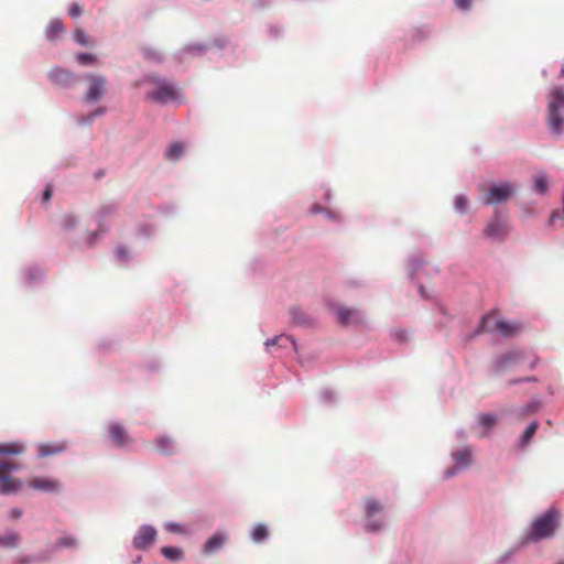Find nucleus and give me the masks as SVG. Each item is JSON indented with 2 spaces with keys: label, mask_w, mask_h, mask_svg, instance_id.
Wrapping results in <instances>:
<instances>
[{
  "label": "nucleus",
  "mask_w": 564,
  "mask_h": 564,
  "mask_svg": "<svg viewBox=\"0 0 564 564\" xmlns=\"http://www.w3.org/2000/svg\"><path fill=\"white\" fill-rule=\"evenodd\" d=\"M561 518L562 516L560 510L556 507L551 506L531 520L521 538L528 544L551 540L560 530Z\"/></svg>",
  "instance_id": "1"
},
{
  "label": "nucleus",
  "mask_w": 564,
  "mask_h": 564,
  "mask_svg": "<svg viewBox=\"0 0 564 564\" xmlns=\"http://www.w3.org/2000/svg\"><path fill=\"white\" fill-rule=\"evenodd\" d=\"M143 80L148 84L154 85V89L148 91L145 97L161 106L169 102H180V94L176 84L167 82L165 78L156 74H145Z\"/></svg>",
  "instance_id": "2"
},
{
  "label": "nucleus",
  "mask_w": 564,
  "mask_h": 564,
  "mask_svg": "<svg viewBox=\"0 0 564 564\" xmlns=\"http://www.w3.org/2000/svg\"><path fill=\"white\" fill-rule=\"evenodd\" d=\"M362 529L368 534H380L388 528L386 507L375 498L365 501Z\"/></svg>",
  "instance_id": "3"
},
{
  "label": "nucleus",
  "mask_w": 564,
  "mask_h": 564,
  "mask_svg": "<svg viewBox=\"0 0 564 564\" xmlns=\"http://www.w3.org/2000/svg\"><path fill=\"white\" fill-rule=\"evenodd\" d=\"M511 229L509 213L501 208H495L492 216L482 229V236L491 242L503 243L509 238Z\"/></svg>",
  "instance_id": "4"
},
{
  "label": "nucleus",
  "mask_w": 564,
  "mask_h": 564,
  "mask_svg": "<svg viewBox=\"0 0 564 564\" xmlns=\"http://www.w3.org/2000/svg\"><path fill=\"white\" fill-rule=\"evenodd\" d=\"M105 436L108 443L118 451H131L135 445V440L119 421H109L105 423Z\"/></svg>",
  "instance_id": "5"
},
{
  "label": "nucleus",
  "mask_w": 564,
  "mask_h": 564,
  "mask_svg": "<svg viewBox=\"0 0 564 564\" xmlns=\"http://www.w3.org/2000/svg\"><path fill=\"white\" fill-rule=\"evenodd\" d=\"M47 80L57 89L75 90L83 80V74L55 65L46 74Z\"/></svg>",
  "instance_id": "6"
},
{
  "label": "nucleus",
  "mask_w": 564,
  "mask_h": 564,
  "mask_svg": "<svg viewBox=\"0 0 564 564\" xmlns=\"http://www.w3.org/2000/svg\"><path fill=\"white\" fill-rule=\"evenodd\" d=\"M83 80L88 84L87 90L84 95V102L87 105H95L101 100L106 90L108 80L105 75L87 72L83 73Z\"/></svg>",
  "instance_id": "7"
},
{
  "label": "nucleus",
  "mask_w": 564,
  "mask_h": 564,
  "mask_svg": "<svg viewBox=\"0 0 564 564\" xmlns=\"http://www.w3.org/2000/svg\"><path fill=\"white\" fill-rule=\"evenodd\" d=\"M516 192L517 189L514 184L509 181L491 182L488 185L482 204L492 206L500 205L508 202Z\"/></svg>",
  "instance_id": "8"
},
{
  "label": "nucleus",
  "mask_w": 564,
  "mask_h": 564,
  "mask_svg": "<svg viewBox=\"0 0 564 564\" xmlns=\"http://www.w3.org/2000/svg\"><path fill=\"white\" fill-rule=\"evenodd\" d=\"M158 534L153 524H141L132 538L131 545L137 551H149L156 542Z\"/></svg>",
  "instance_id": "9"
},
{
  "label": "nucleus",
  "mask_w": 564,
  "mask_h": 564,
  "mask_svg": "<svg viewBox=\"0 0 564 564\" xmlns=\"http://www.w3.org/2000/svg\"><path fill=\"white\" fill-rule=\"evenodd\" d=\"M451 456L454 460V465L444 471L445 479L453 478L459 471L468 469L471 465L473 452L469 446H464L458 451H453Z\"/></svg>",
  "instance_id": "10"
},
{
  "label": "nucleus",
  "mask_w": 564,
  "mask_h": 564,
  "mask_svg": "<svg viewBox=\"0 0 564 564\" xmlns=\"http://www.w3.org/2000/svg\"><path fill=\"white\" fill-rule=\"evenodd\" d=\"M327 308L336 315L340 326H348L350 323H360V312L354 307H346L339 303L327 301Z\"/></svg>",
  "instance_id": "11"
},
{
  "label": "nucleus",
  "mask_w": 564,
  "mask_h": 564,
  "mask_svg": "<svg viewBox=\"0 0 564 564\" xmlns=\"http://www.w3.org/2000/svg\"><path fill=\"white\" fill-rule=\"evenodd\" d=\"M264 349L271 356H274L276 350H291L292 352H297L299 345L294 336L292 335H276L268 338L264 341Z\"/></svg>",
  "instance_id": "12"
},
{
  "label": "nucleus",
  "mask_w": 564,
  "mask_h": 564,
  "mask_svg": "<svg viewBox=\"0 0 564 564\" xmlns=\"http://www.w3.org/2000/svg\"><path fill=\"white\" fill-rule=\"evenodd\" d=\"M546 124L553 137H562L564 134V115L557 109V102H547Z\"/></svg>",
  "instance_id": "13"
},
{
  "label": "nucleus",
  "mask_w": 564,
  "mask_h": 564,
  "mask_svg": "<svg viewBox=\"0 0 564 564\" xmlns=\"http://www.w3.org/2000/svg\"><path fill=\"white\" fill-rule=\"evenodd\" d=\"M2 467H6L4 460L0 459V496L17 495L25 486V481L4 473Z\"/></svg>",
  "instance_id": "14"
},
{
  "label": "nucleus",
  "mask_w": 564,
  "mask_h": 564,
  "mask_svg": "<svg viewBox=\"0 0 564 564\" xmlns=\"http://www.w3.org/2000/svg\"><path fill=\"white\" fill-rule=\"evenodd\" d=\"M523 358V351L518 349L508 350L495 358L492 362V371L501 372L513 365H518Z\"/></svg>",
  "instance_id": "15"
},
{
  "label": "nucleus",
  "mask_w": 564,
  "mask_h": 564,
  "mask_svg": "<svg viewBox=\"0 0 564 564\" xmlns=\"http://www.w3.org/2000/svg\"><path fill=\"white\" fill-rule=\"evenodd\" d=\"M289 313L291 322L297 327L315 328L318 325V318L303 311L301 306H291Z\"/></svg>",
  "instance_id": "16"
},
{
  "label": "nucleus",
  "mask_w": 564,
  "mask_h": 564,
  "mask_svg": "<svg viewBox=\"0 0 564 564\" xmlns=\"http://www.w3.org/2000/svg\"><path fill=\"white\" fill-rule=\"evenodd\" d=\"M117 212L118 205L116 203H109L101 206L95 216L97 229L108 234L111 227V218L117 214Z\"/></svg>",
  "instance_id": "17"
},
{
  "label": "nucleus",
  "mask_w": 564,
  "mask_h": 564,
  "mask_svg": "<svg viewBox=\"0 0 564 564\" xmlns=\"http://www.w3.org/2000/svg\"><path fill=\"white\" fill-rule=\"evenodd\" d=\"M210 48V45L207 43L202 42H193L185 44L180 51H177L173 55V59L177 64H183L185 59V55H192V56H204L208 50Z\"/></svg>",
  "instance_id": "18"
},
{
  "label": "nucleus",
  "mask_w": 564,
  "mask_h": 564,
  "mask_svg": "<svg viewBox=\"0 0 564 564\" xmlns=\"http://www.w3.org/2000/svg\"><path fill=\"white\" fill-rule=\"evenodd\" d=\"M46 278V272L40 265L33 263L24 269L23 284L26 288H36L43 284Z\"/></svg>",
  "instance_id": "19"
},
{
  "label": "nucleus",
  "mask_w": 564,
  "mask_h": 564,
  "mask_svg": "<svg viewBox=\"0 0 564 564\" xmlns=\"http://www.w3.org/2000/svg\"><path fill=\"white\" fill-rule=\"evenodd\" d=\"M28 486L34 490L46 494H57L62 489L61 482L50 477H36L31 480Z\"/></svg>",
  "instance_id": "20"
},
{
  "label": "nucleus",
  "mask_w": 564,
  "mask_h": 564,
  "mask_svg": "<svg viewBox=\"0 0 564 564\" xmlns=\"http://www.w3.org/2000/svg\"><path fill=\"white\" fill-rule=\"evenodd\" d=\"M228 540V534L224 531L214 532L203 544L202 553L205 555H210L223 549L225 543Z\"/></svg>",
  "instance_id": "21"
},
{
  "label": "nucleus",
  "mask_w": 564,
  "mask_h": 564,
  "mask_svg": "<svg viewBox=\"0 0 564 564\" xmlns=\"http://www.w3.org/2000/svg\"><path fill=\"white\" fill-rule=\"evenodd\" d=\"M68 443L66 440L52 443H40L36 445V457L46 458L50 456L58 455L67 451Z\"/></svg>",
  "instance_id": "22"
},
{
  "label": "nucleus",
  "mask_w": 564,
  "mask_h": 564,
  "mask_svg": "<svg viewBox=\"0 0 564 564\" xmlns=\"http://www.w3.org/2000/svg\"><path fill=\"white\" fill-rule=\"evenodd\" d=\"M106 235L107 232L99 231V229L96 228L95 230L89 231L84 239L69 241V246L70 248L78 250L94 249Z\"/></svg>",
  "instance_id": "23"
},
{
  "label": "nucleus",
  "mask_w": 564,
  "mask_h": 564,
  "mask_svg": "<svg viewBox=\"0 0 564 564\" xmlns=\"http://www.w3.org/2000/svg\"><path fill=\"white\" fill-rule=\"evenodd\" d=\"M154 446L156 452L162 456H172L177 453L176 442L171 435H158L154 438Z\"/></svg>",
  "instance_id": "24"
},
{
  "label": "nucleus",
  "mask_w": 564,
  "mask_h": 564,
  "mask_svg": "<svg viewBox=\"0 0 564 564\" xmlns=\"http://www.w3.org/2000/svg\"><path fill=\"white\" fill-rule=\"evenodd\" d=\"M540 423L534 420L528 424V426L523 430L520 437L517 441L516 447L520 451L525 449L532 442L539 430Z\"/></svg>",
  "instance_id": "25"
},
{
  "label": "nucleus",
  "mask_w": 564,
  "mask_h": 564,
  "mask_svg": "<svg viewBox=\"0 0 564 564\" xmlns=\"http://www.w3.org/2000/svg\"><path fill=\"white\" fill-rule=\"evenodd\" d=\"M542 406V399L540 395H534L531 401L524 405L518 406L512 410V413L521 419L531 414L536 413Z\"/></svg>",
  "instance_id": "26"
},
{
  "label": "nucleus",
  "mask_w": 564,
  "mask_h": 564,
  "mask_svg": "<svg viewBox=\"0 0 564 564\" xmlns=\"http://www.w3.org/2000/svg\"><path fill=\"white\" fill-rule=\"evenodd\" d=\"M47 560H50V552L43 550L37 554H19L13 558L12 564H39Z\"/></svg>",
  "instance_id": "27"
},
{
  "label": "nucleus",
  "mask_w": 564,
  "mask_h": 564,
  "mask_svg": "<svg viewBox=\"0 0 564 564\" xmlns=\"http://www.w3.org/2000/svg\"><path fill=\"white\" fill-rule=\"evenodd\" d=\"M527 545L528 543L522 538H520V540L516 544L510 546L501 556H499L495 561V564H509L514 560L516 555Z\"/></svg>",
  "instance_id": "28"
},
{
  "label": "nucleus",
  "mask_w": 564,
  "mask_h": 564,
  "mask_svg": "<svg viewBox=\"0 0 564 564\" xmlns=\"http://www.w3.org/2000/svg\"><path fill=\"white\" fill-rule=\"evenodd\" d=\"M65 32L64 23L61 19H53L45 29V39L48 42L56 41Z\"/></svg>",
  "instance_id": "29"
},
{
  "label": "nucleus",
  "mask_w": 564,
  "mask_h": 564,
  "mask_svg": "<svg viewBox=\"0 0 564 564\" xmlns=\"http://www.w3.org/2000/svg\"><path fill=\"white\" fill-rule=\"evenodd\" d=\"M477 424L484 429V435H487L498 424V415L492 412L479 413Z\"/></svg>",
  "instance_id": "30"
},
{
  "label": "nucleus",
  "mask_w": 564,
  "mask_h": 564,
  "mask_svg": "<svg viewBox=\"0 0 564 564\" xmlns=\"http://www.w3.org/2000/svg\"><path fill=\"white\" fill-rule=\"evenodd\" d=\"M21 543V534L14 530H8L0 534V547L17 549Z\"/></svg>",
  "instance_id": "31"
},
{
  "label": "nucleus",
  "mask_w": 564,
  "mask_h": 564,
  "mask_svg": "<svg viewBox=\"0 0 564 564\" xmlns=\"http://www.w3.org/2000/svg\"><path fill=\"white\" fill-rule=\"evenodd\" d=\"M25 452V445L22 442L0 443V456H18Z\"/></svg>",
  "instance_id": "32"
},
{
  "label": "nucleus",
  "mask_w": 564,
  "mask_h": 564,
  "mask_svg": "<svg viewBox=\"0 0 564 564\" xmlns=\"http://www.w3.org/2000/svg\"><path fill=\"white\" fill-rule=\"evenodd\" d=\"M78 544V540L74 535H62L57 539L55 545L46 550L50 552L51 556L53 552H56L62 549H77Z\"/></svg>",
  "instance_id": "33"
},
{
  "label": "nucleus",
  "mask_w": 564,
  "mask_h": 564,
  "mask_svg": "<svg viewBox=\"0 0 564 564\" xmlns=\"http://www.w3.org/2000/svg\"><path fill=\"white\" fill-rule=\"evenodd\" d=\"M425 264L421 254L414 253L408 258V278L414 282L417 271Z\"/></svg>",
  "instance_id": "34"
},
{
  "label": "nucleus",
  "mask_w": 564,
  "mask_h": 564,
  "mask_svg": "<svg viewBox=\"0 0 564 564\" xmlns=\"http://www.w3.org/2000/svg\"><path fill=\"white\" fill-rule=\"evenodd\" d=\"M160 554L170 562H180L184 560V551L174 545H164L160 549Z\"/></svg>",
  "instance_id": "35"
},
{
  "label": "nucleus",
  "mask_w": 564,
  "mask_h": 564,
  "mask_svg": "<svg viewBox=\"0 0 564 564\" xmlns=\"http://www.w3.org/2000/svg\"><path fill=\"white\" fill-rule=\"evenodd\" d=\"M518 328L517 324L506 319H496L495 322V330L506 338L512 337L517 333Z\"/></svg>",
  "instance_id": "36"
},
{
  "label": "nucleus",
  "mask_w": 564,
  "mask_h": 564,
  "mask_svg": "<svg viewBox=\"0 0 564 564\" xmlns=\"http://www.w3.org/2000/svg\"><path fill=\"white\" fill-rule=\"evenodd\" d=\"M115 261L121 267H129L133 260L132 252L124 246H118L115 249Z\"/></svg>",
  "instance_id": "37"
},
{
  "label": "nucleus",
  "mask_w": 564,
  "mask_h": 564,
  "mask_svg": "<svg viewBox=\"0 0 564 564\" xmlns=\"http://www.w3.org/2000/svg\"><path fill=\"white\" fill-rule=\"evenodd\" d=\"M269 528L264 523L256 524L250 531V539L253 543L260 544L263 543L269 538Z\"/></svg>",
  "instance_id": "38"
},
{
  "label": "nucleus",
  "mask_w": 564,
  "mask_h": 564,
  "mask_svg": "<svg viewBox=\"0 0 564 564\" xmlns=\"http://www.w3.org/2000/svg\"><path fill=\"white\" fill-rule=\"evenodd\" d=\"M433 312L438 313L443 317V319L437 323L441 329L446 327L447 323L453 319L446 306L438 299L433 300Z\"/></svg>",
  "instance_id": "39"
},
{
  "label": "nucleus",
  "mask_w": 564,
  "mask_h": 564,
  "mask_svg": "<svg viewBox=\"0 0 564 564\" xmlns=\"http://www.w3.org/2000/svg\"><path fill=\"white\" fill-rule=\"evenodd\" d=\"M184 150L185 148L182 142H173L166 148L164 158L170 161H178L184 154Z\"/></svg>",
  "instance_id": "40"
},
{
  "label": "nucleus",
  "mask_w": 564,
  "mask_h": 564,
  "mask_svg": "<svg viewBox=\"0 0 564 564\" xmlns=\"http://www.w3.org/2000/svg\"><path fill=\"white\" fill-rule=\"evenodd\" d=\"M142 55L147 61L156 65H161L165 61L163 53L152 46H144L142 48Z\"/></svg>",
  "instance_id": "41"
},
{
  "label": "nucleus",
  "mask_w": 564,
  "mask_h": 564,
  "mask_svg": "<svg viewBox=\"0 0 564 564\" xmlns=\"http://www.w3.org/2000/svg\"><path fill=\"white\" fill-rule=\"evenodd\" d=\"M75 61L80 66H96L99 62L97 55L89 52H78L75 54Z\"/></svg>",
  "instance_id": "42"
},
{
  "label": "nucleus",
  "mask_w": 564,
  "mask_h": 564,
  "mask_svg": "<svg viewBox=\"0 0 564 564\" xmlns=\"http://www.w3.org/2000/svg\"><path fill=\"white\" fill-rule=\"evenodd\" d=\"M532 189L538 195L546 194L549 189L547 176L544 173H540L534 176Z\"/></svg>",
  "instance_id": "43"
},
{
  "label": "nucleus",
  "mask_w": 564,
  "mask_h": 564,
  "mask_svg": "<svg viewBox=\"0 0 564 564\" xmlns=\"http://www.w3.org/2000/svg\"><path fill=\"white\" fill-rule=\"evenodd\" d=\"M495 322L490 315H484L480 321L478 322V325L476 326V334H485V333H494L495 330Z\"/></svg>",
  "instance_id": "44"
},
{
  "label": "nucleus",
  "mask_w": 564,
  "mask_h": 564,
  "mask_svg": "<svg viewBox=\"0 0 564 564\" xmlns=\"http://www.w3.org/2000/svg\"><path fill=\"white\" fill-rule=\"evenodd\" d=\"M164 529L169 533L172 534H180V535H189L191 530L186 524L175 522V521H167L164 523Z\"/></svg>",
  "instance_id": "45"
},
{
  "label": "nucleus",
  "mask_w": 564,
  "mask_h": 564,
  "mask_svg": "<svg viewBox=\"0 0 564 564\" xmlns=\"http://www.w3.org/2000/svg\"><path fill=\"white\" fill-rule=\"evenodd\" d=\"M78 224H79V218L75 214L67 213L62 217L61 228L64 231H70V230H74L75 228H77Z\"/></svg>",
  "instance_id": "46"
},
{
  "label": "nucleus",
  "mask_w": 564,
  "mask_h": 564,
  "mask_svg": "<svg viewBox=\"0 0 564 564\" xmlns=\"http://www.w3.org/2000/svg\"><path fill=\"white\" fill-rule=\"evenodd\" d=\"M557 102V109L562 110L564 108V87L563 86H554L550 91V100L549 102Z\"/></svg>",
  "instance_id": "47"
},
{
  "label": "nucleus",
  "mask_w": 564,
  "mask_h": 564,
  "mask_svg": "<svg viewBox=\"0 0 564 564\" xmlns=\"http://www.w3.org/2000/svg\"><path fill=\"white\" fill-rule=\"evenodd\" d=\"M468 197L465 194H457L454 198V209L459 215H465L468 212Z\"/></svg>",
  "instance_id": "48"
},
{
  "label": "nucleus",
  "mask_w": 564,
  "mask_h": 564,
  "mask_svg": "<svg viewBox=\"0 0 564 564\" xmlns=\"http://www.w3.org/2000/svg\"><path fill=\"white\" fill-rule=\"evenodd\" d=\"M390 337L397 344H405L410 339V334L405 328H392L390 329Z\"/></svg>",
  "instance_id": "49"
},
{
  "label": "nucleus",
  "mask_w": 564,
  "mask_h": 564,
  "mask_svg": "<svg viewBox=\"0 0 564 564\" xmlns=\"http://www.w3.org/2000/svg\"><path fill=\"white\" fill-rule=\"evenodd\" d=\"M73 37H74V41L82 46H86V47L91 46V43L89 41L87 33L80 28H77L74 30Z\"/></svg>",
  "instance_id": "50"
},
{
  "label": "nucleus",
  "mask_w": 564,
  "mask_h": 564,
  "mask_svg": "<svg viewBox=\"0 0 564 564\" xmlns=\"http://www.w3.org/2000/svg\"><path fill=\"white\" fill-rule=\"evenodd\" d=\"M115 345L116 340L113 338L105 337L97 343V348L99 351L106 352L110 350Z\"/></svg>",
  "instance_id": "51"
},
{
  "label": "nucleus",
  "mask_w": 564,
  "mask_h": 564,
  "mask_svg": "<svg viewBox=\"0 0 564 564\" xmlns=\"http://www.w3.org/2000/svg\"><path fill=\"white\" fill-rule=\"evenodd\" d=\"M155 230V226L152 224H143L138 228L139 235L145 239H150L154 235Z\"/></svg>",
  "instance_id": "52"
},
{
  "label": "nucleus",
  "mask_w": 564,
  "mask_h": 564,
  "mask_svg": "<svg viewBox=\"0 0 564 564\" xmlns=\"http://www.w3.org/2000/svg\"><path fill=\"white\" fill-rule=\"evenodd\" d=\"M563 218L564 219V185H563V191H562V213H560L558 210H553L551 213V216L549 218V221H547V225L549 226H553L554 223L557 220V219H561Z\"/></svg>",
  "instance_id": "53"
},
{
  "label": "nucleus",
  "mask_w": 564,
  "mask_h": 564,
  "mask_svg": "<svg viewBox=\"0 0 564 564\" xmlns=\"http://www.w3.org/2000/svg\"><path fill=\"white\" fill-rule=\"evenodd\" d=\"M268 32L272 40H280L283 36V28L279 24H269Z\"/></svg>",
  "instance_id": "54"
},
{
  "label": "nucleus",
  "mask_w": 564,
  "mask_h": 564,
  "mask_svg": "<svg viewBox=\"0 0 564 564\" xmlns=\"http://www.w3.org/2000/svg\"><path fill=\"white\" fill-rule=\"evenodd\" d=\"M321 400L323 403L325 404H333L334 400H335V392L329 389V388H325L321 391Z\"/></svg>",
  "instance_id": "55"
},
{
  "label": "nucleus",
  "mask_w": 564,
  "mask_h": 564,
  "mask_svg": "<svg viewBox=\"0 0 564 564\" xmlns=\"http://www.w3.org/2000/svg\"><path fill=\"white\" fill-rule=\"evenodd\" d=\"M53 193H54V186L51 183H47L41 194L42 203L43 204L50 203L52 199Z\"/></svg>",
  "instance_id": "56"
},
{
  "label": "nucleus",
  "mask_w": 564,
  "mask_h": 564,
  "mask_svg": "<svg viewBox=\"0 0 564 564\" xmlns=\"http://www.w3.org/2000/svg\"><path fill=\"white\" fill-rule=\"evenodd\" d=\"M454 6L462 12H468L473 8V0H454Z\"/></svg>",
  "instance_id": "57"
},
{
  "label": "nucleus",
  "mask_w": 564,
  "mask_h": 564,
  "mask_svg": "<svg viewBox=\"0 0 564 564\" xmlns=\"http://www.w3.org/2000/svg\"><path fill=\"white\" fill-rule=\"evenodd\" d=\"M94 121H95V118L91 115V112L84 115L82 117H78L76 120L77 124L82 126V127H89L94 123Z\"/></svg>",
  "instance_id": "58"
},
{
  "label": "nucleus",
  "mask_w": 564,
  "mask_h": 564,
  "mask_svg": "<svg viewBox=\"0 0 564 564\" xmlns=\"http://www.w3.org/2000/svg\"><path fill=\"white\" fill-rule=\"evenodd\" d=\"M212 45L219 50H224L228 45V39L224 35L216 36L213 39Z\"/></svg>",
  "instance_id": "59"
},
{
  "label": "nucleus",
  "mask_w": 564,
  "mask_h": 564,
  "mask_svg": "<svg viewBox=\"0 0 564 564\" xmlns=\"http://www.w3.org/2000/svg\"><path fill=\"white\" fill-rule=\"evenodd\" d=\"M68 14L72 18H79L83 14V7L76 2L72 3L68 9Z\"/></svg>",
  "instance_id": "60"
},
{
  "label": "nucleus",
  "mask_w": 564,
  "mask_h": 564,
  "mask_svg": "<svg viewBox=\"0 0 564 564\" xmlns=\"http://www.w3.org/2000/svg\"><path fill=\"white\" fill-rule=\"evenodd\" d=\"M24 511L22 508H19V507H12L9 509L8 511V517L11 519V520H18L20 519L22 516H23Z\"/></svg>",
  "instance_id": "61"
},
{
  "label": "nucleus",
  "mask_w": 564,
  "mask_h": 564,
  "mask_svg": "<svg viewBox=\"0 0 564 564\" xmlns=\"http://www.w3.org/2000/svg\"><path fill=\"white\" fill-rule=\"evenodd\" d=\"M4 465H6V467H2V470L4 473H8L9 475H12V473H15L20 469V464H18V463H11V462L4 460Z\"/></svg>",
  "instance_id": "62"
},
{
  "label": "nucleus",
  "mask_w": 564,
  "mask_h": 564,
  "mask_svg": "<svg viewBox=\"0 0 564 564\" xmlns=\"http://www.w3.org/2000/svg\"><path fill=\"white\" fill-rule=\"evenodd\" d=\"M271 4V0H252V7L257 10L268 9Z\"/></svg>",
  "instance_id": "63"
},
{
  "label": "nucleus",
  "mask_w": 564,
  "mask_h": 564,
  "mask_svg": "<svg viewBox=\"0 0 564 564\" xmlns=\"http://www.w3.org/2000/svg\"><path fill=\"white\" fill-rule=\"evenodd\" d=\"M390 564H409V556L406 554H399Z\"/></svg>",
  "instance_id": "64"
}]
</instances>
